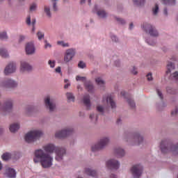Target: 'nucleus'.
I'll return each mask as SVG.
<instances>
[{"label":"nucleus","mask_w":178,"mask_h":178,"mask_svg":"<svg viewBox=\"0 0 178 178\" xmlns=\"http://www.w3.org/2000/svg\"><path fill=\"white\" fill-rule=\"evenodd\" d=\"M121 95L122 97H126V95H127V93H126V92H124V91H122V92H121Z\"/></svg>","instance_id":"obj_56"},{"label":"nucleus","mask_w":178,"mask_h":178,"mask_svg":"<svg viewBox=\"0 0 178 178\" xmlns=\"http://www.w3.org/2000/svg\"><path fill=\"white\" fill-rule=\"evenodd\" d=\"M115 154L118 158H122V156H124V150L118 147L115 149Z\"/></svg>","instance_id":"obj_21"},{"label":"nucleus","mask_w":178,"mask_h":178,"mask_svg":"<svg viewBox=\"0 0 178 178\" xmlns=\"http://www.w3.org/2000/svg\"><path fill=\"white\" fill-rule=\"evenodd\" d=\"M57 44L58 45H61V47H69V43H65L63 41H58Z\"/></svg>","instance_id":"obj_36"},{"label":"nucleus","mask_w":178,"mask_h":178,"mask_svg":"<svg viewBox=\"0 0 178 178\" xmlns=\"http://www.w3.org/2000/svg\"><path fill=\"white\" fill-rule=\"evenodd\" d=\"M13 108V102L12 100H8L6 102L5 105L2 106L0 103V111L1 112H10Z\"/></svg>","instance_id":"obj_10"},{"label":"nucleus","mask_w":178,"mask_h":178,"mask_svg":"<svg viewBox=\"0 0 178 178\" xmlns=\"http://www.w3.org/2000/svg\"><path fill=\"white\" fill-rule=\"evenodd\" d=\"M86 63H84L83 61H80L78 64V67H80L81 69H84Z\"/></svg>","instance_id":"obj_41"},{"label":"nucleus","mask_w":178,"mask_h":178,"mask_svg":"<svg viewBox=\"0 0 178 178\" xmlns=\"http://www.w3.org/2000/svg\"><path fill=\"white\" fill-rule=\"evenodd\" d=\"M42 136V131L35 130L30 131L29 133L26 134L25 136V141L26 143H33V141H35V140H38L40 137Z\"/></svg>","instance_id":"obj_3"},{"label":"nucleus","mask_w":178,"mask_h":178,"mask_svg":"<svg viewBox=\"0 0 178 178\" xmlns=\"http://www.w3.org/2000/svg\"><path fill=\"white\" fill-rule=\"evenodd\" d=\"M76 55V50L74 49H68L65 51V53L64 54V61L66 62V63L70 62L74 58V56Z\"/></svg>","instance_id":"obj_8"},{"label":"nucleus","mask_w":178,"mask_h":178,"mask_svg":"<svg viewBox=\"0 0 178 178\" xmlns=\"http://www.w3.org/2000/svg\"><path fill=\"white\" fill-rule=\"evenodd\" d=\"M51 44L45 41L44 48H51Z\"/></svg>","instance_id":"obj_52"},{"label":"nucleus","mask_w":178,"mask_h":178,"mask_svg":"<svg viewBox=\"0 0 178 178\" xmlns=\"http://www.w3.org/2000/svg\"><path fill=\"white\" fill-rule=\"evenodd\" d=\"M127 102L129 104V105L131 106V108H135L136 107V103H134V101L132 100L131 99V97H129L128 99H127Z\"/></svg>","instance_id":"obj_33"},{"label":"nucleus","mask_w":178,"mask_h":178,"mask_svg":"<svg viewBox=\"0 0 178 178\" xmlns=\"http://www.w3.org/2000/svg\"><path fill=\"white\" fill-rule=\"evenodd\" d=\"M76 81H85L84 86L86 90H88V92H92L94 91V86H92V83H91V81H86V77L76 76Z\"/></svg>","instance_id":"obj_5"},{"label":"nucleus","mask_w":178,"mask_h":178,"mask_svg":"<svg viewBox=\"0 0 178 178\" xmlns=\"http://www.w3.org/2000/svg\"><path fill=\"white\" fill-rule=\"evenodd\" d=\"M54 159L49 154L45 153L42 149H38L35 152V158L33 161L35 163L40 162L42 168H51Z\"/></svg>","instance_id":"obj_1"},{"label":"nucleus","mask_w":178,"mask_h":178,"mask_svg":"<svg viewBox=\"0 0 178 178\" xmlns=\"http://www.w3.org/2000/svg\"><path fill=\"white\" fill-rule=\"evenodd\" d=\"M70 87V84L67 83V84L65 85L64 88H69Z\"/></svg>","instance_id":"obj_58"},{"label":"nucleus","mask_w":178,"mask_h":178,"mask_svg":"<svg viewBox=\"0 0 178 178\" xmlns=\"http://www.w3.org/2000/svg\"><path fill=\"white\" fill-rule=\"evenodd\" d=\"M159 10V6H158V4H156L155 7L152 8L153 15H157Z\"/></svg>","instance_id":"obj_35"},{"label":"nucleus","mask_w":178,"mask_h":178,"mask_svg":"<svg viewBox=\"0 0 178 178\" xmlns=\"http://www.w3.org/2000/svg\"><path fill=\"white\" fill-rule=\"evenodd\" d=\"M44 10L46 13L47 16H48V17H51V8L47 6H44Z\"/></svg>","instance_id":"obj_32"},{"label":"nucleus","mask_w":178,"mask_h":178,"mask_svg":"<svg viewBox=\"0 0 178 178\" xmlns=\"http://www.w3.org/2000/svg\"><path fill=\"white\" fill-rule=\"evenodd\" d=\"M33 67L30 64L26 63L25 61L21 62V66H20V72L22 73H24V72H30Z\"/></svg>","instance_id":"obj_14"},{"label":"nucleus","mask_w":178,"mask_h":178,"mask_svg":"<svg viewBox=\"0 0 178 178\" xmlns=\"http://www.w3.org/2000/svg\"><path fill=\"white\" fill-rule=\"evenodd\" d=\"M23 40H24V36L20 35L19 36V41H23Z\"/></svg>","instance_id":"obj_59"},{"label":"nucleus","mask_w":178,"mask_h":178,"mask_svg":"<svg viewBox=\"0 0 178 178\" xmlns=\"http://www.w3.org/2000/svg\"><path fill=\"white\" fill-rule=\"evenodd\" d=\"M146 42H147V44H149V45H155V42H149V40H146Z\"/></svg>","instance_id":"obj_53"},{"label":"nucleus","mask_w":178,"mask_h":178,"mask_svg":"<svg viewBox=\"0 0 178 178\" xmlns=\"http://www.w3.org/2000/svg\"><path fill=\"white\" fill-rule=\"evenodd\" d=\"M71 134H73V129L69 128L57 131L56 133V138H65V137H67V136H70Z\"/></svg>","instance_id":"obj_9"},{"label":"nucleus","mask_w":178,"mask_h":178,"mask_svg":"<svg viewBox=\"0 0 178 178\" xmlns=\"http://www.w3.org/2000/svg\"><path fill=\"white\" fill-rule=\"evenodd\" d=\"M5 87H6L7 88H15V87H17V83L11 79H8L5 82Z\"/></svg>","instance_id":"obj_20"},{"label":"nucleus","mask_w":178,"mask_h":178,"mask_svg":"<svg viewBox=\"0 0 178 178\" xmlns=\"http://www.w3.org/2000/svg\"><path fill=\"white\" fill-rule=\"evenodd\" d=\"M1 158L3 161H9L12 158V154L10 153H4L2 156Z\"/></svg>","instance_id":"obj_26"},{"label":"nucleus","mask_w":178,"mask_h":178,"mask_svg":"<svg viewBox=\"0 0 178 178\" xmlns=\"http://www.w3.org/2000/svg\"><path fill=\"white\" fill-rule=\"evenodd\" d=\"M115 66L119 67L120 65V62L119 60H117L115 62Z\"/></svg>","instance_id":"obj_55"},{"label":"nucleus","mask_w":178,"mask_h":178,"mask_svg":"<svg viewBox=\"0 0 178 178\" xmlns=\"http://www.w3.org/2000/svg\"><path fill=\"white\" fill-rule=\"evenodd\" d=\"M44 149L46 152L52 154L54 151L56 153V161H62L63 159V156L66 154V149L63 147H56L52 144H48L44 147Z\"/></svg>","instance_id":"obj_2"},{"label":"nucleus","mask_w":178,"mask_h":178,"mask_svg":"<svg viewBox=\"0 0 178 178\" xmlns=\"http://www.w3.org/2000/svg\"><path fill=\"white\" fill-rule=\"evenodd\" d=\"M0 39L8 40V35L6 34V32L0 33Z\"/></svg>","instance_id":"obj_34"},{"label":"nucleus","mask_w":178,"mask_h":178,"mask_svg":"<svg viewBox=\"0 0 178 178\" xmlns=\"http://www.w3.org/2000/svg\"><path fill=\"white\" fill-rule=\"evenodd\" d=\"M111 40H112V41H114L115 42H118V39L115 35H112Z\"/></svg>","instance_id":"obj_51"},{"label":"nucleus","mask_w":178,"mask_h":178,"mask_svg":"<svg viewBox=\"0 0 178 178\" xmlns=\"http://www.w3.org/2000/svg\"><path fill=\"white\" fill-rule=\"evenodd\" d=\"M55 72L56 73H62V69L60 67H58L55 69Z\"/></svg>","instance_id":"obj_50"},{"label":"nucleus","mask_w":178,"mask_h":178,"mask_svg":"<svg viewBox=\"0 0 178 178\" xmlns=\"http://www.w3.org/2000/svg\"><path fill=\"white\" fill-rule=\"evenodd\" d=\"M31 111H33L32 108H28L27 112H31Z\"/></svg>","instance_id":"obj_63"},{"label":"nucleus","mask_w":178,"mask_h":178,"mask_svg":"<svg viewBox=\"0 0 178 178\" xmlns=\"http://www.w3.org/2000/svg\"><path fill=\"white\" fill-rule=\"evenodd\" d=\"M133 141H136V145H140L143 143V136H140V134H134L131 136Z\"/></svg>","instance_id":"obj_17"},{"label":"nucleus","mask_w":178,"mask_h":178,"mask_svg":"<svg viewBox=\"0 0 178 178\" xmlns=\"http://www.w3.org/2000/svg\"><path fill=\"white\" fill-rule=\"evenodd\" d=\"M163 13L165 16H168V9L165 8L163 10Z\"/></svg>","instance_id":"obj_57"},{"label":"nucleus","mask_w":178,"mask_h":178,"mask_svg":"<svg viewBox=\"0 0 178 178\" xmlns=\"http://www.w3.org/2000/svg\"><path fill=\"white\" fill-rule=\"evenodd\" d=\"M54 3H53V9L54 12H56L58 10V6H56V1H54Z\"/></svg>","instance_id":"obj_49"},{"label":"nucleus","mask_w":178,"mask_h":178,"mask_svg":"<svg viewBox=\"0 0 178 178\" xmlns=\"http://www.w3.org/2000/svg\"><path fill=\"white\" fill-rule=\"evenodd\" d=\"M16 72V64L15 63H9L4 70L5 74H10Z\"/></svg>","instance_id":"obj_12"},{"label":"nucleus","mask_w":178,"mask_h":178,"mask_svg":"<svg viewBox=\"0 0 178 178\" xmlns=\"http://www.w3.org/2000/svg\"><path fill=\"white\" fill-rule=\"evenodd\" d=\"M143 30L146 33H149L152 37H158L159 33L155 27L152 26V25L147 23H144L142 26Z\"/></svg>","instance_id":"obj_4"},{"label":"nucleus","mask_w":178,"mask_h":178,"mask_svg":"<svg viewBox=\"0 0 178 178\" xmlns=\"http://www.w3.org/2000/svg\"><path fill=\"white\" fill-rule=\"evenodd\" d=\"M167 71L166 73L167 74L170 73V72H172V69H175V65H173L172 63H168L167 65Z\"/></svg>","instance_id":"obj_28"},{"label":"nucleus","mask_w":178,"mask_h":178,"mask_svg":"<svg viewBox=\"0 0 178 178\" xmlns=\"http://www.w3.org/2000/svg\"><path fill=\"white\" fill-rule=\"evenodd\" d=\"M163 3L165 5H175L176 3V0H162Z\"/></svg>","instance_id":"obj_31"},{"label":"nucleus","mask_w":178,"mask_h":178,"mask_svg":"<svg viewBox=\"0 0 178 178\" xmlns=\"http://www.w3.org/2000/svg\"><path fill=\"white\" fill-rule=\"evenodd\" d=\"M37 9V4L33 3L30 6V10L31 12H34Z\"/></svg>","instance_id":"obj_40"},{"label":"nucleus","mask_w":178,"mask_h":178,"mask_svg":"<svg viewBox=\"0 0 178 178\" xmlns=\"http://www.w3.org/2000/svg\"><path fill=\"white\" fill-rule=\"evenodd\" d=\"M25 50L27 55H32V54L35 52V48H34V44L32 42L26 44Z\"/></svg>","instance_id":"obj_15"},{"label":"nucleus","mask_w":178,"mask_h":178,"mask_svg":"<svg viewBox=\"0 0 178 178\" xmlns=\"http://www.w3.org/2000/svg\"><path fill=\"white\" fill-rule=\"evenodd\" d=\"M108 143H109V139L108 138H104L101 139L99 143H98L97 145L92 146V151L93 152H95V151H98V149H102L104 147H105L106 145H108Z\"/></svg>","instance_id":"obj_6"},{"label":"nucleus","mask_w":178,"mask_h":178,"mask_svg":"<svg viewBox=\"0 0 178 178\" xmlns=\"http://www.w3.org/2000/svg\"><path fill=\"white\" fill-rule=\"evenodd\" d=\"M103 101H106L108 105H111L112 109L116 108V103L113 101V97L111 95H108L106 97H103Z\"/></svg>","instance_id":"obj_16"},{"label":"nucleus","mask_w":178,"mask_h":178,"mask_svg":"<svg viewBox=\"0 0 178 178\" xmlns=\"http://www.w3.org/2000/svg\"><path fill=\"white\" fill-rule=\"evenodd\" d=\"M134 3L137 6H143L145 3V0H134Z\"/></svg>","instance_id":"obj_29"},{"label":"nucleus","mask_w":178,"mask_h":178,"mask_svg":"<svg viewBox=\"0 0 178 178\" xmlns=\"http://www.w3.org/2000/svg\"><path fill=\"white\" fill-rule=\"evenodd\" d=\"M132 73L133 74H137V69L135 67H133Z\"/></svg>","instance_id":"obj_54"},{"label":"nucleus","mask_w":178,"mask_h":178,"mask_svg":"<svg viewBox=\"0 0 178 178\" xmlns=\"http://www.w3.org/2000/svg\"><path fill=\"white\" fill-rule=\"evenodd\" d=\"M55 63H56V61L55 60H49L48 61V65H49L50 67H55Z\"/></svg>","instance_id":"obj_39"},{"label":"nucleus","mask_w":178,"mask_h":178,"mask_svg":"<svg viewBox=\"0 0 178 178\" xmlns=\"http://www.w3.org/2000/svg\"><path fill=\"white\" fill-rule=\"evenodd\" d=\"M37 37L38 40H41L42 38H44V33L41 31L38 32Z\"/></svg>","instance_id":"obj_38"},{"label":"nucleus","mask_w":178,"mask_h":178,"mask_svg":"<svg viewBox=\"0 0 178 178\" xmlns=\"http://www.w3.org/2000/svg\"><path fill=\"white\" fill-rule=\"evenodd\" d=\"M106 166L108 169H115V170L120 166L119 161L111 159L106 162Z\"/></svg>","instance_id":"obj_11"},{"label":"nucleus","mask_w":178,"mask_h":178,"mask_svg":"<svg viewBox=\"0 0 178 178\" xmlns=\"http://www.w3.org/2000/svg\"><path fill=\"white\" fill-rule=\"evenodd\" d=\"M131 172L134 178H140L143 173V166L140 164L134 165L131 169Z\"/></svg>","instance_id":"obj_7"},{"label":"nucleus","mask_w":178,"mask_h":178,"mask_svg":"<svg viewBox=\"0 0 178 178\" xmlns=\"http://www.w3.org/2000/svg\"><path fill=\"white\" fill-rule=\"evenodd\" d=\"M0 55L2 56V58H8L9 56V54H8V51L6 49L1 48L0 49Z\"/></svg>","instance_id":"obj_25"},{"label":"nucleus","mask_w":178,"mask_h":178,"mask_svg":"<svg viewBox=\"0 0 178 178\" xmlns=\"http://www.w3.org/2000/svg\"><path fill=\"white\" fill-rule=\"evenodd\" d=\"M129 29H130V30H131V29H133V23H131L129 24Z\"/></svg>","instance_id":"obj_61"},{"label":"nucleus","mask_w":178,"mask_h":178,"mask_svg":"<svg viewBox=\"0 0 178 178\" xmlns=\"http://www.w3.org/2000/svg\"><path fill=\"white\" fill-rule=\"evenodd\" d=\"M156 92H157L159 98H161V99H163V95H162V92H161V90H159V89H156Z\"/></svg>","instance_id":"obj_43"},{"label":"nucleus","mask_w":178,"mask_h":178,"mask_svg":"<svg viewBox=\"0 0 178 178\" xmlns=\"http://www.w3.org/2000/svg\"><path fill=\"white\" fill-rule=\"evenodd\" d=\"M110 178H116V175L112 174Z\"/></svg>","instance_id":"obj_62"},{"label":"nucleus","mask_w":178,"mask_h":178,"mask_svg":"<svg viewBox=\"0 0 178 178\" xmlns=\"http://www.w3.org/2000/svg\"><path fill=\"white\" fill-rule=\"evenodd\" d=\"M26 24L29 26L31 24V17L30 16L26 18Z\"/></svg>","instance_id":"obj_47"},{"label":"nucleus","mask_w":178,"mask_h":178,"mask_svg":"<svg viewBox=\"0 0 178 178\" xmlns=\"http://www.w3.org/2000/svg\"><path fill=\"white\" fill-rule=\"evenodd\" d=\"M147 78L148 81H151L152 80V74L149 73L147 74Z\"/></svg>","instance_id":"obj_48"},{"label":"nucleus","mask_w":178,"mask_h":178,"mask_svg":"<svg viewBox=\"0 0 178 178\" xmlns=\"http://www.w3.org/2000/svg\"><path fill=\"white\" fill-rule=\"evenodd\" d=\"M85 172L86 175H88V176H92V177H97V171L92 170L90 168H86L85 170Z\"/></svg>","instance_id":"obj_23"},{"label":"nucleus","mask_w":178,"mask_h":178,"mask_svg":"<svg viewBox=\"0 0 178 178\" xmlns=\"http://www.w3.org/2000/svg\"><path fill=\"white\" fill-rule=\"evenodd\" d=\"M83 104L88 111L91 109V100L90 99V95H86L83 96Z\"/></svg>","instance_id":"obj_18"},{"label":"nucleus","mask_w":178,"mask_h":178,"mask_svg":"<svg viewBox=\"0 0 178 178\" xmlns=\"http://www.w3.org/2000/svg\"><path fill=\"white\" fill-rule=\"evenodd\" d=\"M117 22H118V23H120L121 24H124V23H126V21H124V19L122 18H117Z\"/></svg>","instance_id":"obj_45"},{"label":"nucleus","mask_w":178,"mask_h":178,"mask_svg":"<svg viewBox=\"0 0 178 178\" xmlns=\"http://www.w3.org/2000/svg\"><path fill=\"white\" fill-rule=\"evenodd\" d=\"M95 81L98 86H100L101 87H104L105 86V81H104L101 78H97L95 79Z\"/></svg>","instance_id":"obj_30"},{"label":"nucleus","mask_w":178,"mask_h":178,"mask_svg":"<svg viewBox=\"0 0 178 178\" xmlns=\"http://www.w3.org/2000/svg\"><path fill=\"white\" fill-rule=\"evenodd\" d=\"M120 121H121L120 119H118V120H117V123H118V124H119V123H120Z\"/></svg>","instance_id":"obj_64"},{"label":"nucleus","mask_w":178,"mask_h":178,"mask_svg":"<svg viewBox=\"0 0 178 178\" xmlns=\"http://www.w3.org/2000/svg\"><path fill=\"white\" fill-rule=\"evenodd\" d=\"M97 111L100 113H102L104 112V107H102V106H98L97 107Z\"/></svg>","instance_id":"obj_44"},{"label":"nucleus","mask_w":178,"mask_h":178,"mask_svg":"<svg viewBox=\"0 0 178 178\" xmlns=\"http://www.w3.org/2000/svg\"><path fill=\"white\" fill-rule=\"evenodd\" d=\"M44 104L47 106V108H49L50 112H54V111L55 110V103L52 101H51V99L49 98V96H47L45 99H44Z\"/></svg>","instance_id":"obj_13"},{"label":"nucleus","mask_w":178,"mask_h":178,"mask_svg":"<svg viewBox=\"0 0 178 178\" xmlns=\"http://www.w3.org/2000/svg\"><path fill=\"white\" fill-rule=\"evenodd\" d=\"M97 15L100 19H105L106 17V12L104 10H97Z\"/></svg>","instance_id":"obj_24"},{"label":"nucleus","mask_w":178,"mask_h":178,"mask_svg":"<svg viewBox=\"0 0 178 178\" xmlns=\"http://www.w3.org/2000/svg\"><path fill=\"white\" fill-rule=\"evenodd\" d=\"M177 108H175V110L171 112L172 116H176V115H177Z\"/></svg>","instance_id":"obj_46"},{"label":"nucleus","mask_w":178,"mask_h":178,"mask_svg":"<svg viewBox=\"0 0 178 178\" xmlns=\"http://www.w3.org/2000/svg\"><path fill=\"white\" fill-rule=\"evenodd\" d=\"M172 77L174 80H176V81H178V72H175L172 74Z\"/></svg>","instance_id":"obj_42"},{"label":"nucleus","mask_w":178,"mask_h":178,"mask_svg":"<svg viewBox=\"0 0 178 178\" xmlns=\"http://www.w3.org/2000/svg\"><path fill=\"white\" fill-rule=\"evenodd\" d=\"M66 95L69 102H74V95L72 92H67Z\"/></svg>","instance_id":"obj_27"},{"label":"nucleus","mask_w":178,"mask_h":178,"mask_svg":"<svg viewBox=\"0 0 178 178\" xmlns=\"http://www.w3.org/2000/svg\"><path fill=\"white\" fill-rule=\"evenodd\" d=\"M6 175L10 178H16V170L13 168H8L6 170Z\"/></svg>","instance_id":"obj_19"},{"label":"nucleus","mask_w":178,"mask_h":178,"mask_svg":"<svg viewBox=\"0 0 178 178\" xmlns=\"http://www.w3.org/2000/svg\"><path fill=\"white\" fill-rule=\"evenodd\" d=\"M32 24L34 26L35 24V19H32Z\"/></svg>","instance_id":"obj_60"},{"label":"nucleus","mask_w":178,"mask_h":178,"mask_svg":"<svg viewBox=\"0 0 178 178\" xmlns=\"http://www.w3.org/2000/svg\"><path fill=\"white\" fill-rule=\"evenodd\" d=\"M20 129V124L17 123L13 124L10 126V131L11 133H15V131H17Z\"/></svg>","instance_id":"obj_22"},{"label":"nucleus","mask_w":178,"mask_h":178,"mask_svg":"<svg viewBox=\"0 0 178 178\" xmlns=\"http://www.w3.org/2000/svg\"><path fill=\"white\" fill-rule=\"evenodd\" d=\"M90 119H91L92 122H97V120H98V117L95 115V114H90Z\"/></svg>","instance_id":"obj_37"}]
</instances>
